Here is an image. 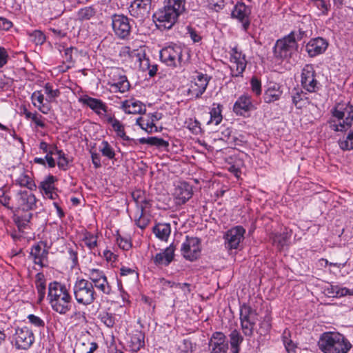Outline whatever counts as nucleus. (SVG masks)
<instances>
[{
    "instance_id": "1",
    "label": "nucleus",
    "mask_w": 353,
    "mask_h": 353,
    "mask_svg": "<svg viewBox=\"0 0 353 353\" xmlns=\"http://www.w3.org/2000/svg\"><path fill=\"white\" fill-rule=\"evenodd\" d=\"M185 0H164L163 5L153 14L154 21L159 28L171 29L180 15L185 11Z\"/></svg>"
},
{
    "instance_id": "2",
    "label": "nucleus",
    "mask_w": 353,
    "mask_h": 353,
    "mask_svg": "<svg viewBox=\"0 0 353 353\" xmlns=\"http://www.w3.org/2000/svg\"><path fill=\"white\" fill-rule=\"evenodd\" d=\"M48 299L52 310L60 314H65L71 310L72 298L65 284L58 281L50 282Z\"/></svg>"
},
{
    "instance_id": "3",
    "label": "nucleus",
    "mask_w": 353,
    "mask_h": 353,
    "mask_svg": "<svg viewBox=\"0 0 353 353\" xmlns=\"http://www.w3.org/2000/svg\"><path fill=\"white\" fill-rule=\"evenodd\" d=\"M318 345L323 353H347L352 347L343 334L334 332L323 333L318 341Z\"/></svg>"
},
{
    "instance_id": "4",
    "label": "nucleus",
    "mask_w": 353,
    "mask_h": 353,
    "mask_svg": "<svg viewBox=\"0 0 353 353\" xmlns=\"http://www.w3.org/2000/svg\"><path fill=\"white\" fill-rule=\"evenodd\" d=\"M160 60L167 66L177 68L183 66L188 61L187 49L176 44L163 48L159 52Z\"/></svg>"
},
{
    "instance_id": "5",
    "label": "nucleus",
    "mask_w": 353,
    "mask_h": 353,
    "mask_svg": "<svg viewBox=\"0 0 353 353\" xmlns=\"http://www.w3.org/2000/svg\"><path fill=\"white\" fill-rule=\"evenodd\" d=\"M73 294L77 302L83 305L92 304L97 299V294L88 280L77 279L73 285Z\"/></svg>"
},
{
    "instance_id": "6",
    "label": "nucleus",
    "mask_w": 353,
    "mask_h": 353,
    "mask_svg": "<svg viewBox=\"0 0 353 353\" xmlns=\"http://www.w3.org/2000/svg\"><path fill=\"white\" fill-rule=\"evenodd\" d=\"M299 44L294 40L292 33L278 39L273 48L275 58L288 60L298 51Z\"/></svg>"
},
{
    "instance_id": "7",
    "label": "nucleus",
    "mask_w": 353,
    "mask_h": 353,
    "mask_svg": "<svg viewBox=\"0 0 353 353\" xmlns=\"http://www.w3.org/2000/svg\"><path fill=\"white\" fill-rule=\"evenodd\" d=\"M258 315L256 310L249 303H243L240 305V323L245 336L251 337L253 335Z\"/></svg>"
},
{
    "instance_id": "8",
    "label": "nucleus",
    "mask_w": 353,
    "mask_h": 353,
    "mask_svg": "<svg viewBox=\"0 0 353 353\" xmlns=\"http://www.w3.org/2000/svg\"><path fill=\"white\" fill-rule=\"evenodd\" d=\"M301 85L310 93L318 92L321 85L316 79V73L312 64H306L301 70Z\"/></svg>"
},
{
    "instance_id": "9",
    "label": "nucleus",
    "mask_w": 353,
    "mask_h": 353,
    "mask_svg": "<svg viewBox=\"0 0 353 353\" xmlns=\"http://www.w3.org/2000/svg\"><path fill=\"white\" fill-rule=\"evenodd\" d=\"M211 77L207 74L196 72V75L192 77L188 94L190 99H199L205 92Z\"/></svg>"
},
{
    "instance_id": "10",
    "label": "nucleus",
    "mask_w": 353,
    "mask_h": 353,
    "mask_svg": "<svg viewBox=\"0 0 353 353\" xmlns=\"http://www.w3.org/2000/svg\"><path fill=\"white\" fill-rule=\"evenodd\" d=\"M229 54L230 61L232 63L230 67L232 77H243L248 63L245 54L236 46L231 48Z\"/></svg>"
},
{
    "instance_id": "11",
    "label": "nucleus",
    "mask_w": 353,
    "mask_h": 353,
    "mask_svg": "<svg viewBox=\"0 0 353 353\" xmlns=\"http://www.w3.org/2000/svg\"><path fill=\"white\" fill-rule=\"evenodd\" d=\"M201 251V239L198 237L186 236L185 240L181 248L183 256L190 261H194L199 257Z\"/></svg>"
},
{
    "instance_id": "12",
    "label": "nucleus",
    "mask_w": 353,
    "mask_h": 353,
    "mask_svg": "<svg viewBox=\"0 0 353 353\" xmlns=\"http://www.w3.org/2000/svg\"><path fill=\"white\" fill-rule=\"evenodd\" d=\"M112 26L115 35L121 39H128L131 32L130 19L123 14H114L112 16Z\"/></svg>"
},
{
    "instance_id": "13",
    "label": "nucleus",
    "mask_w": 353,
    "mask_h": 353,
    "mask_svg": "<svg viewBox=\"0 0 353 353\" xmlns=\"http://www.w3.org/2000/svg\"><path fill=\"white\" fill-rule=\"evenodd\" d=\"M13 341L17 350H28L34 341L32 331L28 327H18L15 330Z\"/></svg>"
},
{
    "instance_id": "14",
    "label": "nucleus",
    "mask_w": 353,
    "mask_h": 353,
    "mask_svg": "<svg viewBox=\"0 0 353 353\" xmlns=\"http://www.w3.org/2000/svg\"><path fill=\"white\" fill-rule=\"evenodd\" d=\"M151 6L152 0H134L129 7V12L139 21H143L149 17Z\"/></svg>"
},
{
    "instance_id": "15",
    "label": "nucleus",
    "mask_w": 353,
    "mask_h": 353,
    "mask_svg": "<svg viewBox=\"0 0 353 353\" xmlns=\"http://www.w3.org/2000/svg\"><path fill=\"white\" fill-rule=\"evenodd\" d=\"M210 353H228V341L221 332H214L209 341Z\"/></svg>"
},
{
    "instance_id": "16",
    "label": "nucleus",
    "mask_w": 353,
    "mask_h": 353,
    "mask_svg": "<svg viewBox=\"0 0 353 353\" xmlns=\"http://www.w3.org/2000/svg\"><path fill=\"white\" fill-rule=\"evenodd\" d=\"M250 7L243 2H238L232 12V17L238 19L241 23L243 30L247 31L250 25Z\"/></svg>"
},
{
    "instance_id": "17",
    "label": "nucleus",
    "mask_w": 353,
    "mask_h": 353,
    "mask_svg": "<svg viewBox=\"0 0 353 353\" xmlns=\"http://www.w3.org/2000/svg\"><path fill=\"white\" fill-rule=\"evenodd\" d=\"M254 109L251 97L248 94L241 95L233 105L232 110L237 116L248 117L250 111Z\"/></svg>"
},
{
    "instance_id": "18",
    "label": "nucleus",
    "mask_w": 353,
    "mask_h": 353,
    "mask_svg": "<svg viewBox=\"0 0 353 353\" xmlns=\"http://www.w3.org/2000/svg\"><path fill=\"white\" fill-rule=\"evenodd\" d=\"M245 230L240 225L229 230L225 235V245L228 250L236 249L243 239Z\"/></svg>"
},
{
    "instance_id": "19",
    "label": "nucleus",
    "mask_w": 353,
    "mask_h": 353,
    "mask_svg": "<svg viewBox=\"0 0 353 353\" xmlns=\"http://www.w3.org/2000/svg\"><path fill=\"white\" fill-rule=\"evenodd\" d=\"M175 250L176 245L174 243H171L162 252L157 253L152 257L153 263L158 267L168 266L174 259Z\"/></svg>"
},
{
    "instance_id": "20",
    "label": "nucleus",
    "mask_w": 353,
    "mask_h": 353,
    "mask_svg": "<svg viewBox=\"0 0 353 353\" xmlns=\"http://www.w3.org/2000/svg\"><path fill=\"white\" fill-rule=\"evenodd\" d=\"M333 117L337 120L344 119L347 123H353V105L347 103H337L331 110Z\"/></svg>"
},
{
    "instance_id": "21",
    "label": "nucleus",
    "mask_w": 353,
    "mask_h": 353,
    "mask_svg": "<svg viewBox=\"0 0 353 353\" xmlns=\"http://www.w3.org/2000/svg\"><path fill=\"white\" fill-rule=\"evenodd\" d=\"M173 194L176 204H185L192 196V186L187 182H181L176 186Z\"/></svg>"
},
{
    "instance_id": "22",
    "label": "nucleus",
    "mask_w": 353,
    "mask_h": 353,
    "mask_svg": "<svg viewBox=\"0 0 353 353\" xmlns=\"http://www.w3.org/2000/svg\"><path fill=\"white\" fill-rule=\"evenodd\" d=\"M81 104L89 107L98 116L101 117L103 114L101 111L106 113L108 112V106L101 99L91 97L87 94L83 95L78 99Z\"/></svg>"
},
{
    "instance_id": "23",
    "label": "nucleus",
    "mask_w": 353,
    "mask_h": 353,
    "mask_svg": "<svg viewBox=\"0 0 353 353\" xmlns=\"http://www.w3.org/2000/svg\"><path fill=\"white\" fill-rule=\"evenodd\" d=\"M328 43L322 37L311 39L306 44L305 50L310 57L323 54L327 48Z\"/></svg>"
},
{
    "instance_id": "24",
    "label": "nucleus",
    "mask_w": 353,
    "mask_h": 353,
    "mask_svg": "<svg viewBox=\"0 0 353 353\" xmlns=\"http://www.w3.org/2000/svg\"><path fill=\"white\" fill-rule=\"evenodd\" d=\"M37 199L30 191L24 190L19 192V210L30 212L36 206Z\"/></svg>"
},
{
    "instance_id": "25",
    "label": "nucleus",
    "mask_w": 353,
    "mask_h": 353,
    "mask_svg": "<svg viewBox=\"0 0 353 353\" xmlns=\"http://www.w3.org/2000/svg\"><path fill=\"white\" fill-rule=\"evenodd\" d=\"M43 241L34 245L31 248L30 256L33 257L34 264L39 265L41 268L48 267V250L41 248Z\"/></svg>"
},
{
    "instance_id": "26",
    "label": "nucleus",
    "mask_w": 353,
    "mask_h": 353,
    "mask_svg": "<svg viewBox=\"0 0 353 353\" xmlns=\"http://www.w3.org/2000/svg\"><path fill=\"white\" fill-rule=\"evenodd\" d=\"M128 347L132 352H137L145 346V334L141 330H133L128 334Z\"/></svg>"
},
{
    "instance_id": "27",
    "label": "nucleus",
    "mask_w": 353,
    "mask_h": 353,
    "mask_svg": "<svg viewBox=\"0 0 353 353\" xmlns=\"http://www.w3.org/2000/svg\"><path fill=\"white\" fill-rule=\"evenodd\" d=\"M32 105L38 109L39 112L44 114H48L51 110V106L44 103V95L41 90L34 91L30 97Z\"/></svg>"
},
{
    "instance_id": "28",
    "label": "nucleus",
    "mask_w": 353,
    "mask_h": 353,
    "mask_svg": "<svg viewBox=\"0 0 353 353\" xmlns=\"http://www.w3.org/2000/svg\"><path fill=\"white\" fill-rule=\"evenodd\" d=\"M121 107L126 114H143L146 110L145 105L141 101L133 99L124 101Z\"/></svg>"
},
{
    "instance_id": "29",
    "label": "nucleus",
    "mask_w": 353,
    "mask_h": 353,
    "mask_svg": "<svg viewBox=\"0 0 353 353\" xmlns=\"http://www.w3.org/2000/svg\"><path fill=\"white\" fill-rule=\"evenodd\" d=\"M23 212V214H20V210H18L17 213L14 214L13 216V221L20 232H23L28 228L29 223L32 217V212Z\"/></svg>"
},
{
    "instance_id": "30",
    "label": "nucleus",
    "mask_w": 353,
    "mask_h": 353,
    "mask_svg": "<svg viewBox=\"0 0 353 353\" xmlns=\"http://www.w3.org/2000/svg\"><path fill=\"white\" fill-rule=\"evenodd\" d=\"M243 341V336L239 330L234 329L229 334V341L231 353H240L241 345Z\"/></svg>"
},
{
    "instance_id": "31",
    "label": "nucleus",
    "mask_w": 353,
    "mask_h": 353,
    "mask_svg": "<svg viewBox=\"0 0 353 353\" xmlns=\"http://www.w3.org/2000/svg\"><path fill=\"white\" fill-rule=\"evenodd\" d=\"M148 144L150 145L156 146L158 149L168 150L169 147L168 141L159 138L157 137H150L148 138L142 137L137 139V143Z\"/></svg>"
},
{
    "instance_id": "32",
    "label": "nucleus",
    "mask_w": 353,
    "mask_h": 353,
    "mask_svg": "<svg viewBox=\"0 0 353 353\" xmlns=\"http://www.w3.org/2000/svg\"><path fill=\"white\" fill-rule=\"evenodd\" d=\"M152 232L157 238L161 241H167L171 233L170 224L158 223L153 227Z\"/></svg>"
},
{
    "instance_id": "33",
    "label": "nucleus",
    "mask_w": 353,
    "mask_h": 353,
    "mask_svg": "<svg viewBox=\"0 0 353 353\" xmlns=\"http://www.w3.org/2000/svg\"><path fill=\"white\" fill-rule=\"evenodd\" d=\"M282 93L283 92L281 90L279 85L274 83L269 86L265 91L263 96L264 101L270 103L278 101L281 98Z\"/></svg>"
},
{
    "instance_id": "34",
    "label": "nucleus",
    "mask_w": 353,
    "mask_h": 353,
    "mask_svg": "<svg viewBox=\"0 0 353 353\" xmlns=\"http://www.w3.org/2000/svg\"><path fill=\"white\" fill-rule=\"evenodd\" d=\"M35 287L38 293V302L41 303L46 296V280L42 272H39L35 276Z\"/></svg>"
},
{
    "instance_id": "35",
    "label": "nucleus",
    "mask_w": 353,
    "mask_h": 353,
    "mask_svg": "<svg viewBox=\"0 0 353 353\" xmlns=\"http://www.w3.org/2000/svg\"><path fill=\"white\" fill-rule=\"evenodd\" d=\"M117 135L121 138L123 141H127L126 143H123V145H134L137 144V140L132 139L125 134V127L119 121L116 122L112 126Z\"/></svg>"
},
{
    "instance_id": "36",
    "label": "nucleus",
    "mask_w": 353,
    "mask_h": 353,
    "mask_svg": "<svg viewBox=\"0 0 353 353\" xmlns=\"http://www.w3.org/2000/svg\"><path fill=\"white\" fill-rule=\"evenodd\" d=\"M303 90L294 88L292 92V103L297 109H301L305 106L307 101V97Z\"/></svg>"
},
{
    "instance_id": "37",
    "label": "nucleus",
    "mask_w": 353,
    "mask_h": 353,
    "mask_svg": "<svg viewBox=\"0 0 353 353\" xmlns=\"http://www.w3.org/2000/svg\"><path fill=\"white\" fill-rule=\"evenodd\" d=\"M281 339L288 353H296L297 345L291 339V332L288 329H285Z\"/></svg>"
},
{
    "instance_id": "38",
    "label": "nucleus",
    "mask_w": 353,
    "mask_h": 353,
    "mask_svg": "<svg viewBox=\"0 0 353 353\" xmlns=\"http://www.w3.org/2000/svg\"><path fill=\"white\" fill-rule=\"evenodd\" d=\"M56 181L55 176L49 174L40 183L39 188L43 194H48L53 190H57V189L54 186Z\"/></svg>"
},
{
    "instance_id": "39",
    "label": "nucleus",
    "mask_w": 353,
    "mask_h": 353,
    "mask_svg": "<svg viewBox=\"0 0 353 353\" xmlns=\"http://www.w3.org/2000/svg\"><path fill=\"white\" fill-rule=\"evenodd\" d=\"M85 275L88 276L89 279L88 282L92 286L97 282H99V281H101L107 277L105 273L99 268H88Z\"/></svg>"
},
{
    "instance_id": "40",
    "label": "nucleus",
    "mask_w": 353,
    "mask_h": 353,
    "mask_svg": "<svg viewBox=\"0 0 353 353\" xmlns=\"http://www.w3.org/2000/svg\"><path fill=\"white\" fill-rule=\"evenodd\" d=\"M78 55V50L74 47H69L64 50V54L63 55L65 63L68 65L66 66L67 69H70L72 68L75 63V59L74 57H77Z\"/></svg>"
},
{
    "instance_id": "41",
    "label": "nucleus",
    "mask_w": 353,
    "mask_h": 353,
    "mask_svg": "<svg viewBox=\"0 0 353 353\" xmlns=\"http://www.w3.org/2000/svg\"><path fill=\"white\" fill-rule=\"evenodd\" d=\"M290 238L291 233L288 232L274 234L272 236L273 244L276 245L279 249H281L288 244Z\"/></svg>"
},
{
    "instance_id": "42",
    "label": "nucleus",
    "mask_w": 353,
    "mask_h": 353,
    "mask_svg": "<svg viewBox=\"0 0 353 353\" xmlns=\"http://www.w3.org/2000/svg\"><path fill=\"white\" fill-rule=\"evenodd\" d=\"M310 5L319 10V15H327L331 8V4L326 0H310Z\"/></svg>"
},
{
    "instance_id": "43",
    "label": "nucleus",
    "mask_w": 353,
    "mask_h": 353,
    "mask_svg": "<svg viewBox=\"0 0 353 353\" xmlns=\"http://www.w3.org/2000/svg\"><path fill=\"white\" fill-rule=\"evenodd\" d=\"M222 108V105L220 104L213 103L210 112V119L208 123H214L215 125H219L223 119L221 114Z\"/></svg>"
},
{
    "instance_id": "44",
    "label": "nucleus",
    "mask_w": 353,
    "mask_h": 353,
    "mask_svg": "<svg viewBox=\"0 0 353 353\" xmlns=\"http://www.w3.org/2000/svg\"><path fill=\"white\" fill-rule=\"evenodd\" d=\"M93 288H96L102 294L110 295L112 293V286L108 282L107 277L94 284Z\"/></svg>"
},
{
    "instance_id": "45",
    "label": "nucleus",
    "mask_w": 353,
    "mask_h": 353,
    "mask_svg": "<svg viewBox=\"0 0 353 353\" xmlns=\"http://www.w3.org/2000/svg\"><path fill=\"white\" fill-rule=\"evenodd\" d=\"M16 183L20 186L26 187L30 190H35L37 187L32 178L25 173L20 174L16 179Z\"/></svg>"
},
{
    "instance_id": "46",
    "label": "nucleus",
    "mask_w": 353,
    "mask_h": 353,
    "mask_svg": "<svg viewBox=\"0 0 353 353\" xmlns=\"http://www.w3.org/2000/svg\"><path fill=\"white\" fill-rule=\"evenodd\" d=\"M99 151L102 155L109 160H112L115 158V151L110 144L105 140L102 141L99 146Z\"/></svg>"
},
{
    "instance_id": "47",
    "label": "nucleus",
    "mask_w": 353,
    "mask_h": 353,
    "mask_svg": "<svg viewBox=\"0 0 353 353\" xmlns=\"http://www.w3.org/2000/svg\"><path fill=\"white\" fill-rule=\"evenodd\" d=\"M98 236L90 232H85L83 234L82 241L84 242L85 246L90 250H94L98 245Z\"/></svg>"
},
{
    "instance_id": "48",
    "label": "nucleus",
    "mask_w": 353,
    "mask_h": 353,
    "mask_svg": "<svg viewBox=\"0 0 353 353\" xmlns=\"http://www.w3.org/2000/svg\"><path fill=\"white\" fill-rule=\"evenodd\" d=\"M98 318L108 327H113L115 324L114 314L102 311L99 314Z\"/></svg>"
},
{
    "instance_id": "49",
    "label": "nucleus",
    "mask_w": 353,
    "mask_h": 353,
    "mask_svg": "<svg viewBox=\"0 0 353 353\" xmlns=\"http://www.w3.org/2000/svg\"><path fill=\"white\" fill-rule=\"evenodd\" d=\"M134 222L137 227L144 230L150 223V219L145 214V212L138 211L134 216Z\"/></svg>"
},
{
    "instance_id": "50",
    "label": "nucleus",
    "mask_w": 353,
    "mask_h": 353,
    "mask_svg": "<svg viewBox=\"0 0 353 353\" xmlns=\"http://www.w3.org/2000/svg\"><path fill=\"white\" fill-rule=\"evenodd\" d=\"M338 143L343 150H353V130H350L345 137L339 139Z\"/></svg>"
},
{
    "instance_id": "51",
    "label": "nucleus",
    "mask_w": 353,
    "mask_h": 353,
    "mask_svg": "<svg viewBox=\"0 0 353 353\" xmlns=\"http://www.w3.org/2000/svg\"><path fill=\"white\" fill-rule=\"evenodd\" d=\"M352 124L348 123L344 119L338 120V122L335 121H330V128L335 132H345L351 128Z\"/></svg>"
},
{
    "instance_id": "52",
    "label": "nucleus",
    "mask_w": 353,
    "mask_h": 353,
    "mask_svg": "<svg viewBox=\"0 0 353 353\" xmlns=\"http://www.w3.org/2000/svg\"><path fill=\"white\" fill-rule=\"evenodd\" d=\"M272 317L269 313H267L263 318V320L259 323V334L261 335H265L268 334L272 327Z\"/></svg>"
},
{
    "instance_id": "53",
    "label": "nucleus",
    "mask_w": 353,
    "mask_h": 353,
    "mask_svg": "<svg viewBox=\"0 0 353 353\" xmlns=\"http://www.w3.org/2000/svg\"><path fill=\"white\" fill-rule=\"evenodd\" d=\"M56 149V154L59 156L57 162L58 167L62 170H66L69 163L68 158L65 157V153L61 150H58L57 146H54Z\"/></svg>"
},
{
    "instance_id": "54",
    "label": "nucleus",
    "mask_w": 353,
    "mask_h": 353,
    "mask_svg": "<svg viewBox=\"0 0 353 353\" xmlns=\"http://www.w3.org/2000/svg\"><path fill=\"white\" fill-rule=\"evenodd\" d=\"M75 248L72 247L67 248L68 259L71 261V268H74L79 265L78 260V248L74 246Z\"/></svg>"
},
{
    "instance_id": "55",
    "label": "nucleus",
    "mask_w": 353,
    "mask_h": 353,
    "mask_svg": "<svg viewBox=\"0 0 353 353\" xmlns=\"http://www.w3.org/2000/svg\"><path fill=\"white\" fill-rule=\"evenodd\" d=\"M96 12L94 9L92 7H85L81 8L78 12V18L81 21L89 20L91 19L94 14Z\"/></svg>"
},
{
    "instance_id": "56",
    "label": "nucleus",
    "mask_w": 353,
    "mask_h": 353,
    "mask_svg": "<svg viewBox=\"0 0 353 353\" xmlns=\"http://www.w3.org/2000/svg\"><path fill=\"white\" fill-rule=\"evenodd\" d=\"M45 93L47 94L48 98L46 100L50 102L53 99L58 97L60 95V91L58 89L54 90L52 85L50 83H47L44 85Z\"/></svg>"
},
{
    "instance_id": "57",
    "label": "nucleus",
    "mask_w": 353,
    "mask_h": 353,
    "mask_svg": "<svg viewBox=\"0 0 353 353\" xmlns=\"http://www.w3.org/2000/svg\"><path fill=\"white\" fill-rule=\"evenodd\" d=\"M30 39L36 45H42L46 41V36L41 31L34 30L30 34Z\"/></svg>"
},
{
    "instance_id": "58",
    "label": "nucleus",
    "mask_w": 353,
    "mask_h": 353,
    "mask_svg": "<svg viewBox=\"0 0 353 353\" xmlns=\"http://www.w3.org/2000/svg\"><path fill=\"white\" fill-rule=\"evenodd\" d=\"M114 85L121 92L128 91L130 87V83L125 76H121L118 82L115 83Z\"/></svg>"
},
{
    "instance_id": "59",
    "label": "nucleus",
    "mask_w": 353,
    "mask_h": 353,
    "mask_svg": "<svg viewBox=\"0 0 353 353\" xmlns=\"http://www.w3.org/2000/svg\"><path fill=\"white\" fill-rule=\"evenodd\" d=\"M251 89L253 93L256 96H259L261 94V81L256 77L253 76L250 79Z\"/></svg>"
},
{
    "instance_id": "60",
    "label": "nucleus",
    "mask_w": 353,
    "mask_h": 353,
    "mask_svg": "<svg viewBox=\"0 0 353 353\" xmlns=\"http://www.w3.org/2000/svg\"><path fill=\"white\" fill-rule=\"evenodd\" d=\"M30 120L34 122L36 127H39L41 128H45L46 127V125L44 122L45 118L36 111L33 112L32 117L30 118Z\"/></svg>"
},
{
    "instance_id": "61",
    "label": "nucleus",
    "mask_w": 353,
    "mask_h": 353,
    "mask_svg": "<svg viewBox=\"0 0 353 353\" xmlns=\"http://www.w3.org/2000/svg\"><path fill=\"white\" fill-rule=\"evenodd\" d=\"M116 240L119 248L123 250H128L132 248L131 241L128 238H123L119 234Z\"/></svg>"
},
{
    "instance_id": "62",
    "label": "nucleus",
    "mask_w": 353,
    "mask_h": 353,
    "mask_svg": "<svg viewBox=\"0 0 353 353\" xmlns=\"http://www.w3.org/2000/svg\"><path fill=\"white\" fill-rule=\"evenodd\" d=\"M137 57L139 61V67L141 70L146 71L150 68V63L148 57H146L145 54H137Z\"/></svg>"
},
{
    "instance_id": "63",
    "label": "nucleus",
    "mask_w": 353,
    "mask_h": 353,
    "mask_svg": "<svg viewBox=\"0 0 353 353\" xmlns=\"http://www.w3.org/2000/svg\"><path fill=\"white\" fill-rule=\"evenodd\" d=\"M159 283L163 290H167L170 288H181V283H175L172 281L167 280L164 278L159 279Z\"/></svg>"
},
{
    "instance_id": "64",
    "label": "nucleus",
    "mask_w": 353,
    "mask_h": 353,
    "mask_svg": "<svg viewBox=\"0 0 353 353\" xmlns=\"http://www.w3.org/2000/svg\"><path fill=\"white\" fill-rule=\"evenodd\" d=\"M188 123V129L195 134H198L201 132V124L200 122L196 119L192 120L190 119Z\"/></svg>"
}]
</instances>
